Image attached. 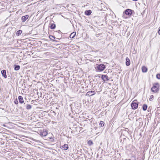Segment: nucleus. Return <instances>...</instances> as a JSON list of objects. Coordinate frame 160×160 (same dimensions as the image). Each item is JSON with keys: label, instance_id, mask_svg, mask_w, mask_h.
Instances as JSON below:
<instances>
[{"label": "nucleus", "instance_id": "3", "mask_svg": "<svg viewBox=\"0 0 160 160\" xmlns=\"http://www.w3.org/2000/svg\"><path fill=\"white\" fill-rule=\"evenodd\" d=\"M48 133V131L45 129L40 132V135L42 136L45 137L47 135Z\"/></svg>", "mask_w": 160, "mask_h": 160}, {"label": "nucleus", "instance_id": "2", "mask_svg": "<svg viewBox=\"0 0 160 160\" xmlns=\"http://www.w3.org/2000/svg\"><path fill=\"white\" fill-rule=\"evenodd\" d=\"M101 78L104 82L108 81L110 79V78L105 75H102Z\"/></svg>", "mask_w": 160, "mask_h": 160}, {"label": "nucleus", "instance_id": "11", "mask_svg": "<svg viewBox=\"0 0 160 160\" xmlns=\"http://www.w3.org/2000/svg\"><path fill=\"white\" fill-rule=\"evenodd\" d=\"M18 98L19 102L20 103H23V99L22 97L21 96H19Z\"/></svg>", "mask_w": 160, "mask_h": 160}, {"label": "nucleus", "instance_id": "29", "mask_svg": "<svg viewBox=\"0 0 160 160\" xmlns=\"http://www.w3.org/2000/svg\"><path fill=\"white\" fill-rule=\"evenodd\" d=\"M152 92H154V93H158V91H154V90H153V91H152Z\"/></svg>", "mask_w": 160, "mask_h": 160}, {"label": "nucleus", "instance_id": "15", "mask_svg": "<svg viewBox=\"0 0 160 160\" xmlns=\"http://www.w3.org/2000/svg\"><path fill=\"white\" fill-rule=\"evenodd\" d=\"M76 34V32H73L71 33L70 35V38H72L74 37Z\"/></svg>", "mask_w": 160, "mask_h": 160}, {"label": "nucleus", "instance_id": "8", "mask_svg": "<svg viewBox=\"0 0 160 160\" xmlns=\"http://www.w3.org/2000/svg\"><path fill=\"white\" fill-rule=\"evenodd\" d=\"M1 72L2 76L5 78H7L6 71L5 70H3L1 71Z\"/></svg>", "mask_w": 160, "mask_h": 160}, {"label": "nucleus", "instance_id": "25", "mask_svg": "<svg viewBox=\"0 0 160 160\" xmlns=\"http://www.w3.org/2000/svg\"><path fill=\"white\" fill-rule=\"evenodd\" d=\"M153 98H154V97L153 95H151V96H150V98H149V100L150 101H152V100H153Z\"/></svg>", "mask_w": 160, "mask_h": 160}, {"label": "nucleus", "instance_id": "26", "mask_svg": "<svg viewBox=\"0 0 160 160\" xmlns=\"http://www.w3.org/2000/svg\"><path fill=\"white\" fill-rule=\"evenodd\" d=\"M156 77L158 79H160V74H158L156 75Z\"/></svg>", "mask_w": 160, "mask_h": 160}, {"label": "nucleus", "instance_id": "27", "mask_svg": "<svg viewBox=\"0 0 160 160\" xmlns=\"http://www.w3.org/2000/svg\"><path fill=\"white\" fill-rule=\"evenodd\" d=\"M14 103L15 104H17L18 103V101L17 99H16L15 101H14Z\"/></svg>", "mask_w": 160, "mask_h": 160}, {"label": "nucleus", "instance_id": "24", "mask_svg": "<svg viewBox=\"0 0 160 160\" xmlns=\"http://www.w3.org/2000/svg\"><path fill=\"white\" fill-rule=\"evenodd\" d=\"M88 144L90 145V146H91L93 144V143L92 142L91 140H89L88 142Z\"/></svg>", "mask_w": 160, "mask_h": 160}, {"label": "nucleus", "instance_id": "9", "mask_svg": "<svg viewBox=\"0 0 160 160\" xmlns=\"http://www.w3.org/2000/svg\"><path fill=\"white\" fill-rule=\"evenodd\" d=\"M29 16L28 15H26L23 16L22 17V22H25L28 18Z\"/></svg>", "mask_w": 160, "mask_h": 160}, {"label": "nucleus", "instance_id": "4", "mask_svg": "<svg viewBox=\"0 0 160 160\" xmlns=\"http://www.w3.org/2000/svg\"><path fill=\"white\" fill-rule=\"evenodd\" d=\"M131 105L132 109H135L138 107V104L136 102H132Z\"/></svg>", "mask_w": 160, "mask_h": 160}, {"label": "nucleus", "instance_id": "6", "mask_svg": "<svg viewBox=\"0 0 160 160\" xmlns=\"http://www.w3.org/2000/svg\"><path fill=\"white\" fill-rule=\"evenodd\" d=\"M95 93V92L94 91H89L87 93V95L89 96H92L94 95Z\"/></svg>", "mask_w": 160, "mask_h": 160}, {"label": "nucleus", "instance_id": "13", "mask_svg": "<svg viewBox=\"0 0 160 160\" xmlns=\"http://www.w3.org/2000/svg\"><path fill=\"white\" fill-rule=\"evenodd\" d=\"M91 13V11L90 10H86L85 12V15H90Z\"/></svg>", "mask_w": 160, "mask_h": 160}, {"label": "nucleus", "instance_id": "12", "mask_svg": "<svg viewBox=\"0 0 160 160\" xmlns=\"http://www.w3.org/2000/svg\"><path fill=\"white\" fill-rule=\"evenodd\" d=\"M142 69L143 72H146L147 71V68L145 66H142Z\"/></svg>", "mask_w": 160, "mask_h": 160}, {"label": "nucleus", "instance_id": "7", "mask_svg": "<svg viewBox=\"0 0 160 160\" xmlns=\"http://www.w3.org/2000/svg\"><path fill=\"white\" fill-rule=\"evenodd\" d=\"M125 13L126 15H131L132 14V10L129 9H127L125 11Z\"/></svg>", "mask_w": 160, "mask_h": 160}, {"label": "nucleus", "instance_id": "19", "mask_svg": "<svg viewBox=\"0 0 160 160\" xmlns=\"http://www.w3.org/2000/svg\"><path fill=\"white\" fill-rule=\"evenodd\" d=\"M148 106L146 104H144L142 106V109L143 111H146L147 108Z\"/></svg>", "mask_w": 160, "mask_h": 160}, {"label": "nucleus", "instance_id": "33", "mask_svg": "<svg viewBox=\"0 0 160 160\" xmlns=\"http://www.w3.org/2000/svg\"><path fill=\"white\" fill-rule=\"evenodd\" d=\"M34 101H33V100H32V102H34Z\"/></svg>", "mask_w": 160, "mask_h": 160}, {"label": "nucleus", "instance_id": "30", "mask_svg": "<svg viewBox=\"0 0 160 160\" xmlns=\"http://www.w3.org/2000/svg\"><path fill=\"white\" fill-rule=\"evenodd\" d=\"M158 33L159 35H160V27L159 28Z\"/></svg>", "mask_w": 160, "mask_h": 160}, {"label": "nucleus", "instance_id": "1", "mask_svg": "<svg viewBox=\"0 0 160 160\" xmlns=\"http://www.w3.org/2000/svg\"><path fill=\"white\" fill-rule=\"evenodd\" d=\"M96 68L100 71H103L105 68V66L103 64H100L97 65Z\"/></svg>", "mask_w": 160, "mask_h": 160}, {"label": "nucleus", "instance_id": "5", "mask_svg": "<svg viewBox=\"0 0 160 160\" xmlns=\"http://www.w3.org/2000/svg\"><path fill=\"white\" fill-rule=\"evenodd\" d=\"M159 84L158 83H155L154 84L151 90H153L154 89L155 90H158L159 89Z\"/></svg>", "mask_w": 160, "mask_h": 160}, {"label": "nucleus", "instance_id": "14", "mask_svg": "<svg viewBox=\"0 0 160 160\" xmlns=\"http://www.w3.org/2000/svg\"><path fill=\"white\" fill-rule=\"evenodd\" d=\"M50 25V27L51 29H53L55 28L56 25L54 23H51Z\"/></svg>", "mask_w": 160, "mask_h": 160}, {"label": "nucleus", "instance_id": "10", "mask_svg": "<svg viewBox=\"0 0 160 160\" xmlns=\"http://www.w3.org/2000/svg\"><path fill=\"white\" fill-rule=\"evenodd\" d=\"M130 64V61L129 59L127 57L126 58V64L127 66H128Z\"/></svg>", "mask_w": 160, "mask_h": 160}, {"label": "nucleus", "instance_id": "23", "mask_svg": "<svg viewBox=\"0 0 160 160\" xmlns=\"http://www.w3.org/2000/svg\"><path fill=\"white\" fill-rule=\"evenodd\" d=\"M104 122L102 121H100V122L99 123V125H100V126L102 127L103 126H104Z\"/></svg>", "mask_w": 160, "mask_h": 160}, {"label": "nucleus", "instance_id": "22", "mask_svg": "<svg viewBox=\"0 0 160 160\" xmlns=\"http://www.w3.org/2000/svg\"><path fill=\"white\" fill-rule=\"evenodd\" d=\"M32 106L31 105L29 104L27 105V106L26 107V109H30L31 108Z\"/></svg>", "mask_w": 160, "mask_h": 160}, {"label": "nucleus", "instance_id": "17", "mask_svg": "<svg viewBox=\"0 0 160 160\" xmlns=\"http://www.w3.org/2000/svg\"><path fill=\"white\" fill-rule=\"evenodd\" d=\"M20 66L18 65H15L14 67V70L16 71H17L20 69Z\"/></svg>", "mask_w": 160, "mask_h": 160}, {"label": "nucleus", "instance_id": "28", "mask_svg": "<svg viewBox=\"0 0 160 160\" xmlns=\"http://www.w3.org/2000/svg\"><path fill=\"white\" fill-rule=\"evenodd\" d=\"M58 37V38H57V39H61V38H60V35H59V34H58V36H57Z\"/></svg>", "mask_w": 160, "mask_h": 160}, {"label": "nucleus", "instance_id": "16", "mask_svg": "<svg viewBox=\"0 0 160 160\" xmlns=\"http://www.w3.org/2000/svg\"><path fill=\"white\" fill-rule=\"evenodd\" d=\"M62 147L64 148V150H67L68 148V144H65L63 146H62Z\"/></svg>", "mask_w": 160, "mask_h": 160}, {"label": "nucleus", "instance_id": "32", "mask_svg": "<svg viewBox=\"0 0 160 160\" xmlns=\"http://www.w3.org/2000/svg\"><path fill=\"white\" fill-rule=\"evenodd\" d=\"M133 1H137L138 0H132Z\"/></svg>", "mask_w": 160, "mask_h": 160}, {"label": "nucleus", "instance_id": "20", "mask_svg": "<svg viewBox=\"0 0 160 160\" xmlns=\"http://www.w3.org/2000/svg\"><path fill=\"white\" fill-rule=\"evenodd\" d=\"M22 31L21 30H19L18 31H17L16 32L17 35L18 36L20 35L22 33Z\"/></svg>", "mask_w": 160, "mask_h": 160}, {"label": "nucleus", "instance_id": "21", "mask_svg": "<svg viewBox=\"0 0 160 160\" xmlns=\"http://www.w3.org/2000/svg\"><path fill=\"white\" fill-rule=\"evenodd\" d=\"M56 33H58V34H59V35H60V38L62 37V36L61 34V32L60 30H58V31H56Z\"/></svg>", "mask_w": 160, "mask_h": 160}, {"label": "nucleus", "instance_id": "18", "mask_svg": "<svg viewBox=\"0 0 160 160\" xmlns=\"http://www.w3.org/2000/svg\"><path fill=\"white\" fill-rule=\"evenodd\" d=\"M50 39L53 41H55V37L54 36L50 35L49 36Z\"/></svg>", "mask_w": 160, "mask_h": 160}, {"label": "nucleus", "instance_id": "31", "mask_svg": "<svg viewBox=\"0 0 160 160\" xmlns=\"http://www.w3.org/2000/svg\"><path fill=\"white\" fill-rule=\"evenodd\" d=\"M99 35H100V34H97V37H98V36H99Z\"/></svg>", "mask_w": 160, "mask_h": 160}]
</instances>
